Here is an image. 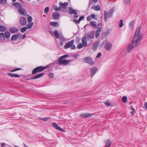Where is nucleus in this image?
<instances>
[{"mask_svg":"<svg viewBox=\"0 0 147 147\" xmlns=\"http://www.w3.org/2000/svg\"><path fill=\"white\" fill-rule=\"evenodd\" d=\"M49 76L50 78H52L54 76L53 74V73H50L49 74Z\"/></svg>","mask_w":147,"mask_h":147,"instance_id":"54","label":"nucleus"},{"mask_svg":"<svg viewBox=\"0 0 147 147\" xmlns=\"http://www.w3.org/2000/svg\"><path fill=\"white\" fill-rule=\"evenodd\" d=\"M112 46V44L110 42L107 41L105 44L104 48L107 51H110Z\"/></svg>","mask_w":147,"mask_h":147,"instance_id":"7","label":"nucleus"},{"mask_svg":"<svg viewBox=\"0 0 147 147\" xmlns=\"http://www.w3.org/2000/svg\"><path fill=\"white\" fill-rule=\"evenodd\" d=\"M115 9V7H113L110 9L109 12L111 14H112V15H113V13Z\"/></svg>","mask_w":147,"mask_h":147,"instance_id":"40","label":"nucleus"},{"mask_svg":"<svg viewBox=\"0 0 147 147\" xmlns=\"http://www.w3.org/2000/svg\"><path fill=\"white\" fill-rule=\"evenodd\" d=\"M134 20L131 21L130 23V26L131 29L133 30L134 28Z\"/></svg>","mask_w":147,"mask_h":147,"instance_id":"34","label":"nucleus"},{"mask_svg":"<svg viewBox=\"0 0 147 147\" xmlns=\"http://www.w3.org/2000/svg\"><path fill=\"white\" fill-rule=\"evenodd\" d=\"M130 107L132 111L130 112V113L132 115H134L136 113L135 110L132 105H131Z\"/></svg>","mask_w":147,"mask_h":147,"instance_id":"31","label":"nucleus"},{"mask_svg":"<svg viewBox=\"0 0 147 147\" xmlns=\"http://www.w3.org/2000/svg\"><path fill=\"white\" fill-rule=\"evenodd\" d=\"M93 114H90L88 113L83 114L80 115L81 116L83 117L84 118H87L89 117H90L92 116Z\"/></svg>","mask_w":147,"mask_h":147,"instance_id":"20","label":"nucleus"},{"mask_svg":"<svg viewBox=\"0 0 147 147\" xmlns=\"http://www.w3.org/2000/svg\"><path fill=\"white\" fill-rule=\"evenodd\" d=\"M50 24L54 27H57L59 26V22H50Z\"/></svg>","mask_w":147,"mask_h":147,"instance_id":"21","label":"nucleus"},{"mask_svg":"<svg viewBox=\"0 0 147 147\" xmlns=\"http://www.w3.org/2000/svg\"><path fill=\"white\" fill-rule=\"evenodd\" d=\"M87 20L88 21H90L91 20V17L90 16H88L87 18Z\"/></svg>","mask_w":147,"mask_h":147,"instance_id":"57","label":"nucleus"},{"mask_svg":"<svg viewBox=\"0 0 147 147\" xmlns=\"http://www.w3.org/2000/svg\"><path fill=\"white\" fill-rule=\"evenodd\" d=\"M94 32L93 31H91L88 33V35L89 38L90 39H92L94 37Z\"/></svg>","mask_w":147,"mask_h":147,"instance_id":"27","label":"nucleus"},{"mask_svg":"<svg viewBox=\"0 0 147 147\" xmlns=\"http://www.w3.org/2000/svg\"><path fill=\"white\" fill-rule=\"evenodd\" d=\"M74 42V40H71L68 42L65 45L64 48L65 49H67L70 47H71L73 45Z\"/></svg>","mask_w":147,"mask_h":147,"instance_id":"11","label":"nucleus"},{"mask_svg":"<svg viewBox=\"0 0 147 147\" xmlns=\"http://www.w3.org/2000/svg\"><path fill=\"white\" fill-rule=\"evenodd\" d=\"M59 38L60 40L62 42H64L65 40V38L63 37V35L62 34L60 35Z\"/></svg>","mask_w":147,"mask_h":147,"instance_id":"35","label":"nucleus"},{"mask_svg":"<svg viewBox=\"0 0 147 147\" xmlns=\"http://www.w3.org/2000/svg\"><path fill=\"white\" fill-rule=\"evenodd\" d=\"M68 56L67 54L62 56L60 57L57 60L55 61L52 63L51 65H55L57 64L58 65L59 64L63 65H68L70 62V60H65V59Z\"/></svg>","mask_w":147,"mask_h":147,"instance_id":"2","label":"nucleus"},{"mask_svg":"<svg viewBox=\"0 0 147 147\" xmlns=\"http://www.w3.org/2000/svg\"><path fill=\"white\" fill-rule=\"evenodd\" d=\"M58 130L62 132H65V131L64 129L61 128L60 127H59Z\"/></svg>","mask_w":147,"mask_h":147,"instance_id":"49","label":"nucleus"},{"mask_svg":"<svg viewBox=\"0 0 147 147\" xmlns=\"http://www.w3.org/2000/svg\"><path fill=\"white\" fill-rule=\"evenodd\" d=\"M20 24L22 26H25L27 23V20L26 18L24 17H21L20 19Z\"/></svg>","mask_w":147,"mask_h":147,"instance_id":"9","label":"nucleus"},{"mask_svg":"<svg viewBox=\"0 0 147 147\" xmlns=\"http://www.w3.org/2000/svg\"><path fill=\"white\" fill-rule=\"evenodd\" d=\"M54 10L56 11H59L61 10L60 7H58L56 5H55L53 7Z\"/></svg>","mask_w":147,"mask_h":147,"instance_id":"36","label":"nucleus"},{"mask_svg":"<svg viewBox=\"0 0 147 147\" xmlns=\"http://www.w3.org/2000/svg\"><path fill=\"white\" fill-rule=\"evenodd\" d=\"M109 33V30L108 29L106 32H104L105 35V36H106L108 35Z\"/></svg>","mask_w":147,"mask_h":147,"instance_id":"50","label":"nucleus"},{"mask_svg":"<svg viewBox=\"0 0 147 147\" xmlns=\"http://www.w3.org/2000/svg\"><path fill=\"white\" fill-rule=\"evenodd\" d=\"M82 45L84 46H85L87 45L86 38L85 36L83 37V38L82 39Z\"/></svg>","mask_w":147,"mask_h":147,"instance_id":"24","label":"nucleus"},{"mask_svg":"<svg viewBox=\"0 0 147 147\" xmlns=\"http://www.w3.org/2000/svg\"><path fill=\"white\" fill-rule=\"evenodd\" d=\"M95 16L96 15L94 13L92 14L91 15V18L93 19H95Z\"/></svg>","mask_w":147,"mask_h":147,"instance_id":"55","label":"nucleus"},{"mask_svg":"<svg viewBox=\"0 0 147 147\" xmlns=\"http://www.w3.org/2000/svg\"><path fill=\"white\" fill-rule=\"evenodd\" d=\"M127 97L126 96H123L122 98V100L124 103H125L127 101Z\"/></svg>","mask_w":147,"mask_h":147,"instance_id":"38","label":"nucleus"},{"mask_svg":"<svg viewBox=\"0 0 147 147\" xmlns=\"http://www.w3.org/2000/svg\"><path fill=\"white\" fill-rule=\"evenodd\" d=\"M13 5L15 7L17 8L18 7L20 8L22 7V5L18 2L15 3L13 4Z\"/></svg>","mask_w":147,"mask_h":147,"instance_id":"26","label":"nucleus"},{"mask_svg":"<svg viewBox=\"0 0 147 147\" xmlns=\"http://www.w3.org/2000/svg\"><path fill=\"white\" fill-rule=\"evenodd\" d=\"M7 75L11 77L19 78L20 77V76L17 74H13L11 73H8Z\"/></svg>","mask_w":147,"mask_h":147,"instance_id":"25","label":"nucleus"},{"mask_svg":"<svg viewBox=\"0 0 147 147\" xmlns=\"http://www.w3.org/2000/svg\"><path fill=\"white\" fill-rule=\"evenodd\" d=\"M104 143V147H110L111 144V142L109 140H105Z\"/></svg>","mask_w":147,"mask_h":147,"instance_id":"14","label":"nucleus"},{"mask_svg":"<svg viewBox=\"0 0 147 147\" xmlns=\"http://www.w3.org/2000/svg\"><path fill=\"white\" fill-rule=\"evenodd\" d=\"M0 4L4 5L3 0H0Z\"/></svg>","mask_w":147,"mask_h":147,"instance_id":"61","label":"nucleus"},{"mask_svg":"<svg viewBox=\"0 0 147 147\" xmlns=\"http://www.w3.org/2000/svg\"><path fill=\"white\" fill-rule=\"evenodd\" d=\"M49 119V118L48 117L43 118L42 119V120L44 121H46Z\"/></svg>","mask_w":147,"mask_h":147,"instance_id":"53","label":"nucleus"},{"mask_svg":"<svg viewBox=\"0 0 147 147\" xmlns=\"http://www.w3.org/2000/svg\"><path fill=\"white\" fill-rule=\"evenodd\" d=\"M21 69V68H16V69L11 70L10 71V72H14V71H17L18 70H20Z\"/></svg>","mask_w":147,"mask_h":147,"instance_id":"45","label":"nucleus"},{"mask_svg":"<svg viewBox=\"0 0 147 147\" xmlns=\"http://www.w3.org/2000/svg\"><path fill=\"white\" fill-rule=\"evenodd\" d=\"M26 37V36L25 34H24L22 37V39H24V38H25Z\"/></svg>","mask_w":147,"mask_h":147,"instance_id":"64","label":"nucleus"},{"mask_svg":"<svg viewBox=\"0 0 147 147\" xmlns=\"http://www.w3.org/2000/svg\"><path fill=\"white\" fill-rule=\"evenodd\" d=\"M1 147H3L6 145V144L5 143L2 142L1 143Z\"/></svg>","mask_w":147,"mask_h":147,"instance_id":"59","label":"nucleus"},{"mask_svg":"<svg viewBox=\"0 0 147 147\" xmlns=\"http://www.w3.org/2000/svg\"><path fill=\"white\" fill-rule=\"evenodd\" d=\"M50 67V65H48L45 66L43 67L42 66V67H43V69L44 70L45 69H46L47 68L49 67Z\"/></svg>","mask_w":147,"mask_h":147,"instance_id":"51","label":"nucleus"},{"mask_svg":"<svg viewBox=\"0 0 147 147\" xmlns=\"http://www.w3.org/2000/svg\"><path fill=\"white\" fill-rule=\"evenodd\" d=\"M112 16L113 15H112V14H111L109 12L108 13L106 11H104V18L105 22L107 21L108 18H111Z\"/></svg>","mask_w":147,"mask_h":147,"instance_id":"8","label":"nucleus"},{"mask_svg":"<svg viewBox=\"0 0 147 147\" xmlns=\"http://www.w3.org/2000/svg\"><path fill=\"white\" fill-rule=\"evenodd\" d=\"M79 55L78 54H75L74 55H73V57L75 58V59L77 58V57L79 56Z\"/></svg>","mask_w":147,"mask_h":147,"instance_id":"60","label":"nucleus"},{"mask_svg":"<svg viewBox=\"0 0 147 147\" xmlns=\"http://www.w3.org/2000/svg\"><path fill=\"white\" fill-rule=\"evenodd\" d=\"M123 2L125 4L128 5L129 3V0H123Z\"/></svg>","mask_w":147,"mask_h":147,"instance_id":"52","label":"nucleus"},{"mask_svg":"<svg viewBox=\"0 0 147 147\" xmlns=\"http://www.w3.org/2000/svg\"><path fill=\"white\" fill-rule=\"evenodd\" d=\"M79 17V16L78 15H74V18H78Z\"/></svg>","mask_w":147,"mask_h":147,"instance_id":"63","label":"nucleus"},{"mask_svg":"<svg viewBox=\"0 0 147 147\" xmlns=\"http://www.w3.org/2000/svg\"><path fill=\"white\" fill-rule=\"evenodd\" d=\"M80 37L77 36L76 38V41L77 43H78L80 42Z\"/></svg>","mask_w":147,"mask_h":147,"instance_id":"48","label":"nucleus"},{"mask_svg":"<svg viewBox=\"0 0 147 147\" xmlns=\"http://www.w3.org/2000/svg\"><path fill=\"white\" fill-rule=\"evenodd\" d=\"M59 6L61 7V9L64 12H66L67 11V6H68L69 3L68 2H65L62 3L60 2L59 3Z\"/></svg>","mask_w":147,"mask_h":147,"instance_id":"4","label":"nucleus"},{"mask_svg":"<svg viewBox=\"0 0 147 147\" xmlns=\"http://www.w3.org/2000/svg\"><path fill=\"white\" fill-rule=\"evenodd\" d=\"M85 62L90 64V65L92 66L94 65V62L93 61L92 57L90 56L86 57L83 59Z\"/></svg>","mask_w":147,"mask_h":147,"instance_id":"3","label":"nucleus"},{"mask_svg":"<svg viewBox=\"0 0 147 147\" xmlns=\"http://www.w3.org/2000/svg\"><path fill=\"white\" fill-rule=\"evenodd\" d=\"M91 26L93 27H96L97 26L96 23L95 21H91L90 22Z\"/></svg>","mask_w":147,"mask_h":147,"instance_id":"33","label":"nucleus"},{"mask_svg":"<svg viewBox=\"0 0 147 147\" xmlns=\"http://www.w3.org/2000/svg\"><path fill=\"white\" fill-rule=\"evenodd\" d=\"M71 47L72 50H74L76 49V47L74 45H73Z\"/></svg>","mask_w":147,"mask_h":147,"instance_id":"58","label":"nucleus"},{"mask_svg":"<svg viewBox=\"0 0 147 147\" xmlns=\"http://www.w3.org/2000/svg\"><path fill=\"white\" fill-rule=\"evenodd\" d=\"M101 55V53H98L96 56V58H98L100 57Z\"/></svg>","mask_w":147,"mask_h":147,"instance_id":"56","label":"nucleus"},{"mask_svg":"<svg viewBox=\"0 0 147 147\" xmlns=\"http://www.w3.org/2000/svg\"><path fill=\"white\" fill-rule=\"evenodd\" d=\"M144 107L146 109H147V102H145L144 103Z\"/></svg>","mask_w":147,"mask_h":147,"instance_id":"62","label":"nucleus"},{"mask_svg":"<svg viewBox=\"0 0 147 147\" xmlns=\"http://www.w3.org/2000/svg\"><path fill=\"white\" fill-rule=\"evenodd\" d=\"M98 69L96 67H93L91 69L90 75L91 76V78L93 77V76L98 71Z\"/></svg>","mask_w":147,"mask_h":147,"instance_id":"10","label":"nucleus"},{"mask_svg":"<svg viewBox=\"0 0 147 147\" xmlns=\"http://www.w3.org/2000/svg\"><path fill=\"white\" fill-rule=\"evenodd\" d=\"M49 10V8L48 7H46L44 11V13H45L47 14L48 13Z\"/></svg>","mask_w":147,"mask_h":147,"instance_id":"43","label":"nucleus"},{"mask_svg":"<svg viewBox=\"0 0 147 147\" xmlns=\"http://www.w3.org/2000/svg\"><path fill=\"white\" fill-rule=\"evenodd\" d=\"M84 18V16H82L80 17L78 20H77L76 19H74L73 20V22L76 24H79L80 22L82 20H83Z\"/></svg>","mask_w":147,"mask_h":147,"instance_id":"15","label":"nucleus"},{"mask_svg":"<svg viewBox=\"0 0 147 147\" xmlns=\"http://www.w3.org/2000/svg\"><path fill=\"white\" fill-rule=\"evenodd\" d=\"M84 46L81 43H80L79 44H78L77 46V48L78 49H80L82 48Z\"/></svg>","mask_w":147,"mask_h":147,"instance_id":"44","label":"nucleus"},{"mask_svg":"<svg viewBox=\"0 0 147 147\" xmlns=\"http://www.w3.org/2000/svg\"><path fill=\"white\" fill-rule=\"evenodd\" d=\"M44 73H40L35 76L33 77L32 78H30L27 79H26V80H32L37 79L41 77L43 75H44Z\"/></svg>","mask_w":147,"mask_h":147,"instance_id":"13","label":"nucleus"},{"mask_svg":"<svg viewBox=\"0 0 147 147\" xmlns=\"http://www.w3.org/2000/svg\"><path fill=\"white\" fill-rule=\"evenodd\" d=\"M5 38L7 39H9L10 36V33L9 31H6L5 32Z\"/></svg>","mask_w":147,"mask_h":147,"instance_id":"29","label":"nucleus"},{"mask_svg":"<svg viewBox=\"0 0 147 147\" xmlns=\"http://www.w3.org/2000/svg\"><path fill=\"white\" fill-rule=\"evenodd\" d=\"M32 20V18L31 16H29L28 18V21L29 23H31Z\"/></svg>","mask_w":147,"mask_h":147,"instance_id":"46","label":"nucleus"},{"mask_svg":"<svg viewBox=\"0 0 147 147\" xmlns=\"http://www.w3.org/2000/svg\"><path fill=\"white\" fill-rule=\"evenodd\" d=\"M60 16V13L57 12H54L52 15V17L55 19H58Z\"/></svg>","mask_w":147,"mask_h":147,"instance_id":"17","label":"nucleus"},{"mask_svg":"<svg viewBox=\"0 0 147 147\" xmlns=\"http://www.w3.org/2000/svg\"><path fill=\"white\" fill-rule=\"evenodd\" d=\"M22 38V35L20 34H16L13 35L11 37V40L12 41H15L19 38L21 39Z\"/></svg>","mask_w":147,"mask_h":147,"instance_id":"6","label":"nucleus"},{"mask_svg":"<svg viewBox=\"0 0 147 147\" xmlns=\"http://www.w3.org/2000/svg\"><path fill=\"white\" fill-rule=\"evenodd\" d=\"M99 44L100 42L99 41L94 44L92 46L93 49L94 50H96L97 47L99 45Z\"/></svg>","mask_w":147,"mask_h":147,"instance_id":"22","label":"nucleus"},{"mask_svg":"<svg viewBox=\"0 0 147 147\" xmlns=\"http://www.w3.org/2000/svg\"><path fill=\"white\" fill-rule=\"evenodd\" d=\"M18 11L19 13L21 15L25 16L26 14V12L25 10L23 8L22 6L20 8H18Z\"/></svg>","mask_w":147,"mask_h":147,"instance_id":"12","label":"nucleus"},{"mask_svg":"<svg viewBox=\"0 0 147 147\" xmlns=\"http://www.w3.org/2000/svg\"><path fill=\"white\" fill-rule=\"evenodd\" d=\"M104 103L107 106H109L110 105V104L108 101L106 100L104 102Z\"/></svg>","mask_w":147,"mask_h":147,"instance_id":"47","label":"nucleus"},{"mask_svg":"<svg viewBox=\"0 0 147 147\" xmlns=\"http://www.w3.org/2000/svg\"><path fill=\"white\" fill-rule=\"evenodd\" d=\"M43 70L42 66H40L36 67L32 71V74L33 75L36 74L37 72H40Z\"/></svg>","mask_w":147,"mask_h":147,"instance_id":"5","label":"nucleus"},{"mask_svg":"<svg viewBox=\"0 0 147 147\" xmlns=\"http://www.w3.org/2000/svg\"><path fill=\"white\" fill-rule=\"evenodd\" d=\"M27 28L25 26L23 27L20 29V31L22 33L24 32L27 30Z\"/></svg>","mask_w":147,"mask_h":147,"instance_id":"41","label":"nucleus"},{"mask_svg":"<svg viewBox=\"0 0 147 147\" xmlns=\"http://www.w3.org/2000/svg\"><path fill=\"white\" fill-rule=\"evenodd\" d=\"M9 31L11 33L13 34L18 32V30L16 27H12L9 28Z\"/></svg>","mask_w":147,"mask_h":147,"instance_id":"19","label":"nucleus"},{"mask_svg":"<svg viewBox=\"0 0 147 147\" xmlns=\"http://www.w3.org/2000/svg\"><path fill=\"white\" fill-rule=\"evenodd\" d=\"M101 32V27H98L96 31L95 36L96 38H98Z\"/></svg>","mask_w":147,"mask_h":147,"instance_id":"18","label":"nucleus"},{"mask_svg":"<svg viewBox=\"0 0 147 147\" xmlns=\"http://www.w3.org/2000/svg\"><path fill=\"white\" fill-rule=\"evenodd\" d=\"M6 30V27L4 26H0V32H4Z\"/></svg>","mask_w":147,"mask_h":147,"instance_id":"30","label":"nucleus"},{"mask_svg":"<svg viewBox=\"0 0 147 147\" xmlns=\"http://www.w3.org/2000/svg\"><path fill=\"white\" fill-rule=\"evenodd\" d=\"M34 24L33 22H32L30 24H28L27 25L26 28L27 29H29L32 28Z\"/></svg>","mask_w":147,"mask_h":147,"instance_id":"32","label":"nucleus"},{"mask_svg":"<svg viewBox=\"0 0 147 147\" xmlns=\"http://www.w3.org/2000/svg\"><path fill=\"white\" fill-rule=\"evenodd\" d=\"M54 34L55 37L57 39H59V38L60 36L59 34L58 31L57 30H55L53 32Z\"/></svg>","mask_w":147,"mask_h":147,"instance_id":"23","label":"nucleus"},{"mask_svg":"<svg viewBox=\"0 0 147 147\" xmlns=\"http://www.w3.org/2000/svg\"><path fill=\"white\" fill-rule=\"evenodd\" d=\"M52 125L54 127L55 129L57 130L59 127L56 123H52Z\"/></svg>","mask_w":147,"mask_h":147,"instance_id":"39","label":"nucleus"},{"mask_svg":"<svg viewBox=\"0 0 147 147\" xmlns=\"http://www.w3.org/2000/svg\"><path fill=\"white\" fill-rule=\"evenodd\" d=\"M69 11V14H73L74 15H76L77 14V13L76 10L75 9H74L72 7H69L68 8Z\"/></svg>","mask_w":147,"mask_h":147,"instance_id":"16","label":"nucleus"},{"mask_svg":"<svg viewBox=\"0 0 147 147\" xmlns=\"http://www.w3.org/2000/svg\"><path fill=\"white\" fill-rule=\"evenodd\" d=\"M140 26H139L136 29L133 38L134 40H132L131 43L129 45V52L140 44L142 39L144 36L142 33L140 34Z\"/></svg>","mask_w":147,"mask_h":147,"instance_id":"1","label":"nucleus"},{"mask_svg":"<svg viewBox=\"0 0 147 147\" xmlns=\"http://www.w3.org/2000/svg\"><path fill=\"white\" fill-rule=\"evenodd\" d=\"M0 38L3 41H5V36L4 33H0Z\"/></svg>","mask_w":147,"mask_h":147,"instance_id":"28","label":"nucleus"},{"mask_svg":"<svg viewBox=\"0 0 147 147\" xmlns=\"http://www.w3.org/2000/svg\"><path fill=\"white\" fill-rule=\"evenodd\" d=\"M123 26V20H120L119 23V27L120 28H121Z\"/></svg>","mask_w":147,"mask_h":147,"instance_id":"42","label":"nucleus"},{"mask_svg":"<svg viewBox=\"0 0 147 147\" xmlns=\"http://www.w3.org/2000/svg\"><path fill=\"white\" fill-rule=\"evenodd\" d=\"M94 9L95 10L99 11L100 10V7L99 5H97L96 6H94Z\"/></svg>","mask_w":147,"mask_h":147,"instance_id":"37","label":"nucleus"}]
</instances>
